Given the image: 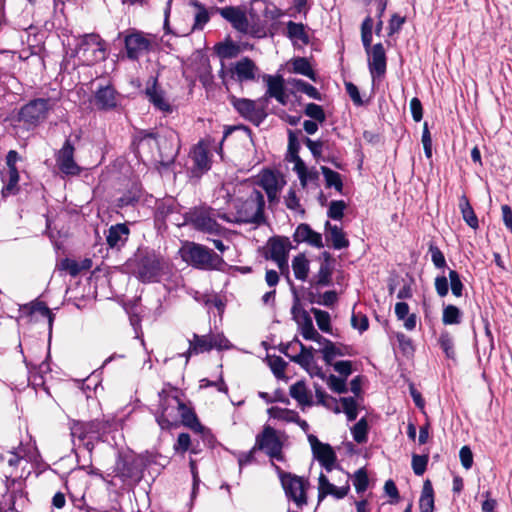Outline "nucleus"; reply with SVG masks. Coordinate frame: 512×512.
<instances>
[{"label": "nucleus", "instance_id": "obj_1", "mask_svg": "<svg viewBox=\"0 0 512 512\" xmlns=\"http://www.w3.org/2000/svg\"><path fill=\"white\" fill-rule=\"evenodd\" d=\"M158 146L160 160L159 166L168 169L174 162L180 150V139L173 129H166L161 134L149 130H140L132 142V151L138 160L144 161L141 148L151 147L152 143Z\"/></svg>", "mask_w": 512, "mask_h": 512}, {"label": "nucleus", "instance_id": "obj_2", "mask_svg": "<svg viewBox=\"0 0 512 512\" xmlns=\"http://www.w3.org/2000/svg\"><path fill=\"white\" fill-rule=\"evenodd\" d=\"M126 267L140 282H159L164 270V259L155 250L140 247L126 262Z\"/></svg>", "mask_w": 512, "mask_h": 512}, {"label": "nucleus", "instance_id": "obj_3", "mask_svg": "<svg viewBox=\"0 0 512 512\" xmlns=\"http://www.w3.org/2000/svg\"><path fill=\"white\" fill-rule=\"evenodd\" d=\"M52 109L53 103L50 98H34L13 112L9 119L14 127L19 126L31 131L46 121Z\"/></svg>", "mask_w": 512, "mask_h": 512}, {"label": "nucleus", "instance_id": "obj_4", "mask_svg": "<svg viewBox=\"0 0 512 512\" xmlns=\"http://www.w3.org/2000/svg\"><path fill=\"white\" fill-rule=\"evenodd\" d=\"M265 200L263 194L254 189L250 196L235 205L236 214L234 222L238 224H255L261 226L266 223L264 214Z\"/></svg>", "mask_w": 512, "mask_h": 512}, {"label": "nucleus", "instance_id": "obj_5", "mask_svg": "<svg viewBox=\"0 0 512 512\" xmlns=\"http://www.w3.org/2000/svg\"><path fill=\"white\" fill-rule=\"evenodd\" d=\"M159 410L155 413L157 424L162 430H169L178 426L179 412L183 409V401L177 395L170 394L165 389L158 393Z\"/></svg>", "mask_w": 512, "mask_h": 512}, {"label": "nucleus", "instance_id": "obj_6", "mask_svg": "<svg viewBox=\"0 0 512 512\" xmlns=\"http://www.w3.org/2000/svg\"><path fill=\"white\" fill-rule=\"evenodd\" d=\"M68 424L72 438H78L81 442L86 439L103 441L105 435L112 430L113 421L109 419H93L90 421L70 419Z\"/></svg>", "mask_w": 512, "mask_h": 512}, {"label": "nucleus", "instance_id": "obj_7", "mask_svg": "<svg viewBox=\"0 0 512 512\" xmlns=\"http://www.w3.org/2000/svg\"><path fill=\"white\" fill-rule=\"evenodd\" d=\"M183 259L198 269H221L224 259L212 249L197 243H189L183 249Z\"/></svg>", "mask_w": 512, "mask_h": 512}, {"label": "nucleus", "instance_id": "obj_8", "mask_svg": "<svg viewBox=\"0 0 512 512\" xmlns=\"http://www.w3.org/2000/svg\"><path fill=\"white\" fill-rule=\"evenodd\" d=\"M183 224H191L197 231L220 235L223 227L216 221L215 210L211 207H193L183 214Z\"/></svg>", "mask_w": 512, "mask_h": 512}, {"label": "nucleus", "instance_id": "obj_9", "mask_svg": "<svg viewBox=\"0 0 512 512\" xmlns=\"http://www.w3.org/2000/svg\"><path fill=\"white\" fill-rule=\"evenodd\" d=\"M74 52L87 65L103 61L107 57L105 42L94 33L81 36L75 45Z\"/></svg>", "mask_w": 512, "mask_h": 512}, {"label": "nucleus", "instance_id": "obj_10", "mask_svg": "<svg viewBox=\"0 0 512 512\" xmlns=\"http://www.w3.org/2000/svg\"><path fill=\"white\" fill-rule=\"evenodd\" d=\"M289 500L296 503L299 508L307 504L306 483L302 477L290 472L283 471L279 466L274 465Z\"/></svg>", "mask_w": 512, "mask_h": 512}, {"label": "nucleus", "instance_id": "obj_11", "mask_svg": "<svg viewBox=\"0 0 512 512\" xmlns=\"http://www.w3.org/2000/svg\"><path fill=\"white\" fill-rule=\"evenodd\" d=\"M231 103L240 116L250 121L255 126H259L268 115L267 112L264 111V105L258 106L255 100L232 96Z\"/></svg>", "mask_w": 512, "mask_h": 512}, {"label": "nucleus", "instance_id": "obj_12", "mask_svg": "<svg viewBox=\"0 0 512 512\" xmlns=\"http://www.w3.org/2000/svg\"><path fill=\"white\" fill-rule=\"evenodd\" d=\"M255 446L258 450L265 451L271 459H283L282 443L271 426H265L262 433L256 436Z\"/></svg>", "mask_w": 512, "mask_h": 512}, {"label": "nucleus", "instance_id": "obj_13", "mask_svg": "<svg viewBox=\"0 0 512 512\" xmlns=\"http://www.w3.org/2000/svg\"><path fill=\"white\" fill-rule=\"evenodd\" d=\"M124 45L127 57L135 61L150 50L151 41L142 32L135 31L124 37Z\"/></svg>", "mask_w": 512, "mask_h": 512}, {"label": "nucleus", "instance_id": "obj_14", "mask_svg": "<svg viewBox=\"0 0 512 512\" xmlns=\"http://www.w3.org/2000/svg\"><path fill=\"white\" fill-rule=\"evenodd\" d=\"M75 148L70 138H67L56 156V162L60 171L66 175H77L80 167L74 160Z\"/></svg>", "mask_w": 512, "mask_h": 512}, {"label": "nucleus", "instance_id": "obj_15", "mask_svg": "<svg viewBox=\"0 0 512 512\" xmlns=\"http://www.w3.org/2000/svg\"><path fill=\"white\" fill-rule=\"evenodd\" d=\"M368 59V68L372 76L373 81L377 78L381 79L384 77L387 68V57L386 52L382 43H377L372 46Z\"/></svg>", "mask_w": 512, "mask_h": 512}, {"label": "nucleus", "instance_id": "obj_16", "mask_svg": "<svg viewBox=\"0 0 512 512\" xmlns=\"http://www.w3.org/2000/svg\"><path fill=\"white\" fill-rule=\"evenodd\" d=\"M212 11L219 13L222 18L228 21L232 27L241 32L247 33L249 28V21L244 11L239 7H213Z\"/></svg>", "mask_w": 512, "mask_h": 512}, {"label": "nucleus", "instance_id": "obj_17", "mask_svg": "<svg viewBox=\"0 0 512 512\" xmlns=\"http://www.w3.org/2000/svg\"><path fill=\"white\" fill-rule=\"evenodd\" d=\"M258 71L259 69L255 62L249 57L242 58L230 68L232 77L235 76L236 81L239 83L255 81Z\"/></svg>", "mask_w": 512, "mask_h": 512}, {"label": "nucleus", "instance_id": "obj_18", "mask_svg": "<svg viewBox=\"0 0 512 512\" xmlns=\"http://www.w3.org/2000/svg\"><path fill=\"white\" fill-rule=\"evenodd\" d=\"M92 101L98 110H112L117 106V91L112 85H99Z\"/></svg>", "mask_w": 512, "mask_h": 512}, {"label": "nucleus", "instance_id": "obj_19", "mask_svg": "<svg viewBox=\"0 0 512 512\" xmlns=\"http://www.w3.org/2000/svg\"><path fill=\"white\" fill-rule=\"evenodd\" d=\"M192 166L190 172L194 177H201L204 173L210 170L211 160L206 148L202 145H197L191 153Z\"/></svg>", "mask_w": 512, "mask_h": 512}, {"label": "nucleus", "instance_id": "obj_20", "mask_svg": "<svg viewBox=\"0 0 512 512\" xmlns=\"http://www.w3.org/2000/svg\"><path fill=\"white\" fill-rule=\"evenodd\" d=\"M293 240L300 243H307L312 247L323 248V238L321 233L314 231L307 223H301L295 229Z\"/></svg>", "mask_w": 512, "mask_h": 512}, {"label": "nucleus", "instance_id": "obj_21", "mask_svg": "<svg viewBox=\"0 0 512 512\" xmlns=\"http://www.w3.org/2000/svg\"><path fill=\"white\" fill-rule=\"evenodd\" d=\"M130 230L125 223L112 225L106 235V241L111 249L119 250L128 241Z\"/></svg>", "mask_w": 512, "mask_h": 512}, {"label": "nucleus", "instance_id": "obj_22", "mask_svg": "<svg viewBox=\"0 0 512 512\" xmlns=\"http://www.w3.org/2000/svg\"><path fill=\"white\" fill-rule=\"evenodd\" d=\"M269 255L265 254L266 259L278 260L279 257L288 255L292 248L289 238L284 236H272L267 241Z\"/></svg>", "mask_w": 512, "mask_h": 512}, {"label": "nucleus", "instance_id": "obj_23", "mask_svg": "<svg viewBox=\"0 0 512 512\" xmlns=\"http://www.w3.org/2000/svg\"><path fill=\"white\" fill-rule=\"evenodd\" d=\"M114 472L116 476L132 479L137 476L138 469L131 457L119 454L115 462Z\"/></svg>", "mask_w": 512, "mask_h": 512}, {"label": "nucleus", "instance_id": "obj_24", "mask_svg": "<svg viewBox=\"0 0 512 512\" xmlns=\"http://www.w3.org/2000/svg\"><path fill=\"white\" fill-rule=\"evenodd\" d=\"M326 240L331 241L332 247L336 250H341L349 247V240L341 227L332 225L329 221L325 223Z\"/></svg>", "mask_w": 512, "mask_h": 512}, {"label": "nucleus", "instance_id": "obj_25", "mask_svg": "<svg viewBox=\"0 0 512 512\" xmlns=\"http://www.w3.org/2000/svg\"><path fill=\"white\" fill-rule=\"evenodd\" d=\"M313 457L321 464V466L330 472L335 467L337 456L333 448L328 443H323L322 446L313 452Z\"/></svg>", "mask_w": 512, "mask_h": 512}, {"label": "nucleus", "instance_id": "obj_26", "mask_svg": "<svg viewBox=\"0 0 512 512\" xmlns=\"http://www.w3.org/2000/svg\"><path fill=\"white\" fill-rule=\"evenodd\" d=\"M6 176H2V181L5 182L1 190V195L6 198L10 195H15L19 191L18 183L20 180L19 171L16 166H8Z\"/></svg>", "mask_w": 512, "mask_h": 512}, {"label": "nucleus", "instance_id": "obj_27", "mask_svg": "<svg viewBox=\"0 0 512 512\" xmlns=\"http://www.w3.org/2000/svg\"><path fill=\"white\" fill-rule=\"evenodd\" d=\"M211 340V334L200 336L193 333V338L189 340L188 355H198L211 351L214 349Z\"/></svg>", "mask_w": 512, "mask_h": 512}, {"label": "nucleus", "instance_id": "obj_28", "mask_svg": "<svg viewBox=\"0 0 512 512\" xmlns=\"http://www.w3.org/2000/svg\"><path fill=\"white\" fill-rule=\"evenodd\" d=\"M145 93L149 99V101L159 110L163 112H171L172 108L169 103H167L163 96V91L159 90L157 87V80L154 79L151 86H147Z\"/></svg>", "mask_w": 512, "mask_h": 512}, {"label": "nucleus", "instance_id": "obj_29", "mask_svg": "<svg viewBox=\"0 0 512 512\" xmlns=\"http://www.w3.org/2000/svg\"><path fill=\"white\" fill-rule=\"evenodd\" d=\"M334 272L333 266L320 265L318 272L311 278L310 285L317 289L329 287L333 285L332 275Z\"/></svg>", "mask_w": 512, "mask_h": 512}, {"label": "nucleus", "instance_id": "obj_30", "mask_svg": "<svg viewBox=\"0 0 512 512\" xmlns=\"http://www.w3.org/2000/svg\"><path fill=\"white\" fill-rule=\"evenodd\" d=\"M179 416L181 423L194 432H203L205 427L199 422V419L192 407L183 403V409L180 410Z\"/></svg>", "mask_w": 512, "mask_h": 512}, {"label": "nucleus", "instance_id": "obj_31", "mask_svg": "<svg viewBox=\"0 0 512 512\" xmlns=\"http://www.w3.org/2000/svg\"><path fill=\"white\" fill-rule=\"evenodd\" d=\"M290 396L295 399L301 406H312V398L307 391L304 380L297 381L291 385L289 390Z\"/></svg>", "mask_w": 512, "mask_h": 512}, {"label": "nucleus", "instance_id": "obj_32", "mask_svg": "<svg viewBox=\"0 0 512 512\" xmlns=\"http://www.w3.org/2000/svg\"><path fill=\"white\" fill-rule=\"evenodd\" d=\"M459 209L466 224L472 229H477L479 227V221L466 195L460 197Z\"/></svg>", "mask_w": 512, "mask_h": 512}, {"label": "nucleus", "instance_id": "obj_33", "mask_svg": "<svg viewBox=\"0 0 512 512\" xmlns=\"http://www.w3.org/2000/svg\"><path fill=\"white\" fill-rule=\"evenodd\" d=\"M190 5L197 9L192 30H202L210 20V13L206 6L198 0H190Z\"/></svg>", "mask_w": 512, "mask_h": 512}, {"label": "nucleus", "instance_id": "obj_34", "mask_svg": "<svg viewBox=\"0 0 512 512\" xmlns=\"http://www.w3.org/2000/svg\"><path fill=\"white\" fill-rule=\"evenodd\" d=\"M305 28L303 23L289 21L286 26V36L291 40H300L304 45H308L310 43V37L305 31Z\"/></svg>", "mask_w": 512, "mask_h": 512}, {"label": "nucleus", "instance_id": "obj_35", "mask_svg": "<svg viewBox=\"0 0 512 512\" xmlns=\"http://www.w3.org/2000/svg\"><path fill=\"white\" fill-rule=\"evenodd\" d=\"M262 78L267 83L266 95L269 97L275 98L280 96V93L285 90L284 79L281 75L271 76L264 74Z\"/></svg>", "mask_w": 512, "mask_h": 512}, {"label": "nucleus", "instance_id": "obj_36", "mask_svg": "<svg viewBox=\"0 0 512 512\" xmlns=\"http://www.w3.org/2000/svg\"><path fill=\"white\" fill-rule=\"evenodd\" d=\"M28 309L29 314L39 313L41 316L46 317L48 319L49 324V332L52 331L53 322L55 319V315L50 310V308L43 301L35 300L31 302L29 305L25 306Z\"/></svg>", "mask_w": 512, "mask_h": 512}, {"label": "nucleus", "instance_id": "obj_37", "mask_svg": "<svg viewBox=\"0 0 512 512\" xmlns=\"http://www.w3.org/2000/svg\"><path fill=\"white\" fill-rule=\"evenodd\" d=\"M292 268L294 271L295 278L301 281H305L309 273V261L305 254L300 253L292 260Z\"/></svg>", "mask_w": 512, "mask_h": 512}, {"label": "nucleus", "instance_id": "obj_38", "mask_svg": "<svg viewBox=\"0 0 512 512\" xmlns=\"http://www.w3.org/2000/svg\"><path fill=\"white\" fill-rule=\"evenodd\" d=\"M321 172L324 176L326 187H333L337 192L342 193L343 181L341 175L327 166H321Z\"/></svg>", "mask_w": 512, "mask_h": 512}, {"label": "nucleus", "instance_id": "obj_39", "mask_svg": "<svg viewBox=\"0 0 512 512\" xmlns=\"http://www.w3.org/2000/svg\"><path fill=\"white\" fill-rule=\"evenodd\" d=\"M296 323L305 340L312 338L314 332L317 331L313 325V320L309 312L306 310L301 311V316L296 320Z\"/></svg>", "mask_w": 512, "mask_h": 512}, {"label": "nucleus", "instance_id": "obj_40", "mask_svg": "<svg viewBox=\"0 0 512 512\" xmlns=\"http://www.w3.org/2000/svg\"><path fill=\"white\" fill-rule=\"evenodd\" d=\"M215 50H216L217 55L222 59L236 58L241 52L239 45H237L236 43H234L231 40H228V41L222 42V43H218L215 46Z\"/></svg>", "mask_w": 512, "mask_h": 512}, {"label": "nucleus", "instance_id": "obj_41", "mask_svg": "<svg viewBox=\"0 0 512 512\" xmlns=\"http://www.w3.org/2000/svg\"><path fill=\"white\" fill-rule=\"evenodd\" d=\"M320 352L322 353L326 365H332L334 359L338 356L351 355L348 346L343 345L342 347H337L335 343H333L330 348H322Z\"/></svg>", "mask_w": 512, "mask_h": 512}, {"label": "nucleus", "instance_id": "obj_42", "mask_svg": "<svg viewBox=\"0 0 512 512\" xmlns=\"http://www.w3.org/2000/svg\"><path fill=\"white\" fill-rule=\"evenodd\" d=\"M142 194L139 189H130L116 200V207L123 209L125 207H134L141 200Z\"/></svg>", "mask_w": 512, "mask_h": 512}, {"label": "nucleus", "instance_id": "obj_43", "mask_svg": "<svg viewBox=\"0 0 512 512\" xmlns=\"http://www.w3.org/2000/svg\"><path fill=\"white\" fill-rule=\"evenodd\" d=\"M462 312L461 310L452 304L444 305L442 322L445 325H457L461 323Z\"/></svg>", "mask_w": 512, "mask_h": 512}, {"label": "nucleus", "instance_id": "obj_44", "mask_svg": "<svg viewBox=\"0 0 512 512\" xmlns=\"http://www.w3.org/2000/svg\"><path fill=\"white\" fill-rule=\"evenodd\" d=\"M293 71L315 81L316 74L311 67L310 62L305 57H297L292 61Z\"/></svg>", "mask_w": 512, "mask_h": 512}, {"label": "nucleus", "instance_id": "obj_45", "mask_svg": "<svg viewBox=\"0 0 512 512\" xmlns=\"http://www.w3.org/2000/svg\"><path fill=\"white\" fill-rule=\"evenodd\" d=\"M290 83L297 91L305 93L310 98L318 101L322 100V94L310 83L302 79H293Z\"/></svg>", "mask_w": 512, "mask_h": 512}, {"label": "nucleus", "instance_id": "obj_46", "mask_svg": "<svg viewBox=\"0 0 512 512\" xmlns=\"http://www.w3.org/2000/svg\"><path fill=\"white\" fill-rule=\"evenodd\" d=\"M369 426L365 417H362L352 428L351 433L353 439L358 444H363L368 441Z\"/></svg>", "mask_w": 512, "mask_h": 512}, {"label": "nucleus", "instance_id": "obj_47", "mask_svg": "<svg viewBox=\"0 0 512 512\" xmlns=\"http://www.w3.org/2000/svg\"><path fill=\"white\" fill-rule=\"evenodd\" d=\"M180 208V204L177 203L175 199L168 198L157 204L156 212L158 216L162 218H167L169 215L173 213H179Z\"/></svg>", "mask_w": 512, "mask_h": 512}, {"label": "nucleus", "instance_id": "obj_48", "mask_svg": "<svg viewBox=\"0 0 512 512\" xmlns=\"http://www.w3.org/2000/svg\"><path fill=\"white\" fill-rule=\"evenodd\" d=\"M311 313H313L316 323H317V326L322 332H324V333L332 332L331 317L327 311L313 307V308H311Z\"/></svg>", "mask_w": 512, "mask_h": 512}, {"label": "nucleus", "instance_id": "obj_49", "mask_svg": "<svg viewBox=\"0 0 512 512\" xmlns=\"http://www.w3.org/2000/svg\"><path fill=\"white\" fill-rule=\"evenodd\" d=\"M270 417L286 422H292L298 420V412L287 408L271 407L268 409Z\"/></svg>", "mask_w": 512, "mask_h": 512}, {"label": "nucleus", "instance_id": "obj_50", "mask_svg": "<svg viewBox=\"0 0 512 512\" xmlns=\"http://www.w3.org/2000/svg\"><path fill=\"white\" fill-rule=\"evenodd\" d=\"M438 344L447 358L455 359L454 340L448 331L440 334Z\"/></svg>", "mask_w": 512, "mask_h": 512}, {"label": "nucleus", "instance_id": "obj_51", "mask_svg": "<svg viewBox=\"0 0 512 512\" xmlns=\"http://www.w3.org/2000/svg\"><path fill=\"white\" fill-rule=\"evenodd\" d=\"M86 440L87 441L84 442V447L88 453V463L79 465V469L86 471L87 474H89V475L101 476L99 469L94 468L92 466V453H93V450L95 447V442H97V441L95 439H86Z\"/></svg>", "mask_w": 512, "mask_h": 512}, {"label": "nucleus", "instance_id": "obj_52", "mask_svg": "<svg viewBox=\"0 0 512 512\" xmlns=\"http://www.w3.org/2000/svg\"><path fill=\"white\" fill-rule=\"evenodd\" d=\"M353 485L358 494L365 492L369 486L367 470L362 467L354 473Z\"/></svg>", "mask_w": 512, "mask_h": 512}, {"label": "nucleus", "instance_id": "obj_53", "mask_svg": "<svg viewBox=\"0 0 512 512\" xmlns=\"http://www.w3.org/2000/svg\"><path fill=\"white\" fill-rule=\"evenodd\" d=\"M260 186L265 192L281 190L278 177L272 171H268L262 175Z\"/></svg>", "mask_w": 512, "mask_h": 512}, {"label": "nucleus", "instance_id": "obj_54", "mask_svg": "<svg viewBox=\"0 0 512 512\" xmlns=\"http://www.w3.org/2000/svg\"><path fill=\"white\" fill-rule=\"evenodd\" d=\"M269 367L277 379H286L285 369L287 362H285L280 356L269 357Z\"/></svg>", "mask_w": 512, "mask_h": 512}, {"label": "nucleus", "instance_id": "obj_55", "mask_svg": "<svg viewBox=\"0 0 512 512\" xmlns=\"http://www.w3.org/2000/svg\"><path fill=\"white\" fill-rule=\"evenodd\" d=\"M304 114L319 123H323L326 120V114L323 107L316 103H308L305 106Z\"/></svg>", "mask_w": 512, "mask_h": 512}, {"label": "nucleus", "instance_id": "obj_56", "mask_svg": "<svg viewBox=\"0 0 512 512\" xmlns=\"http://www.w3.org/2000/svg\"><path fill=\"white\" fill-rule=\"evenodd\" d=\"M340 402L348 421L356 420L358 416L357 402L353 397H341Z\"/></svg>", "mask_w": 512, "mask_h": 512}, {"label": "nucleus", "instance_id": "obj_57", "mask_svg": "<svg viewBox=\"0 0 512 512\" xmlns=\"http://www.w3.org/2000/svg\"><path fill=\"white\" fill-rule=\"evenodd\" d=\"M284 203L288 209L295 211L302 216L305 214V209L300 204V200L294 189H289L287 195L284 197Z\"/></svg>", "mask_w": 512, "mask_h": 512}, {"label": "nucleus", "instance_id": "obj_58", "mask_svg": "<svg viewBox=\"0 0 512 512\" xmlns=\"http://www.w3.org/2000/svg\"><path fill=\"white\" fill-rule=\"evenodd\" d=\"M346 380L343 377H337L334 374H330L326 379L328 387L335 393L344 394L348 392Z\"/></svg>", "mask_w": 512, "mask_h": 512}, {"label": "nucleus", "instance_id": "obj_59", "mask_svg": "<svg viewBox=\"0 0 512 512\" xmlns=\"http://www.w3.org/2000/svg\"><path fill=\"white\" fill-rule=\"evenodd\" d=\"M428 461H429L428 454H423V455L413 454L411 465H412L414 474L417 476L423 475L427 469Z\"/></svg>", "mask_w": 512, "mask_h": 512}, {"label": "nucleus", "instance_id": "obj_60", "mask_svg": "<svg viewBox=\"0 0 512 512\" xmlns=\"http://www.w3.org/2000/svg\"><path fill=\"white\" fill-rule=\"evenodd\" d=\"M347 205L343 200H333L329 204L327 215L333 220H341Z\"/></svg>", "mask_w": 512, "mask_h": 512}, {"label": "nucleus", "instance_id": "obj_61", "mask_svg": "<svg viewBox=\"0 0 512 512\" xmlns=\"http://www.w3.org/2000/svg\"><path fill=\"white\" fill-rule=\"evenodd\" d=\"M300 143L296 134L289 130L288 131V161L297 159L299 156Z\"/></svg>", "mask_w": 512, "mask_h": 512}, {"label": "nucleus", "instance_id": "obj_62", "mask_svg": "<svg viewBox=\"0 0 512 512\" xmlns=\"http://www.w3.org/2000/svg\"><path fill=\"white\" fill-rule=\"evenodd\" d=\"M294 163V171L297 173L300 183L305 187L308 183V168L301 157H297L291 161Z\"/></svg>", "mask_w": 512, "mask_h": 512}, {"label": "nucleus", "instance_id": "obj_63", "mask_svg": "<svg viewBox=\"0 0 512 512\" xmlns=\"http://www.w3.org/2000/svg\"><path fill=\"white\" fill-rule=\"evenodd\" d=\"M449 280L452 294L456 297H461L464 289V285L461 281L460 275L456 270L449 271Z\"/></svg>", "mask_w": 512, "mask_h": 512}, {"label": "nucleus", "instance_id": "obj_64", "mask_svg": "<svg viewBox=\"0 0 512 512\" xmlns=\"http://www.w3.org/2000/svg\"><path fill=\"white\" fill-rule=\"evenodd\" d=\"M429 253L431 254V261L436 268L442 269L446 267L445 256L438 246L431 244L429 246Z\"/></svg>", "mask_w": 512, "mask_h": 512}]
</instances>
